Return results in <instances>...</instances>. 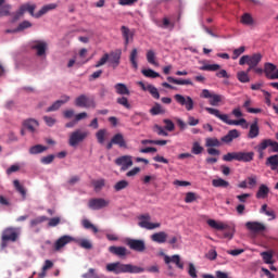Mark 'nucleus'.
Here are the masks:
<instances>
[{
  "mask_svg": "<svg viewBox=\"0 0 278 278\" xmlns=\"http://www.w3.org/2000/svg\"><path fill=\"white\" fill-rule=\"evenodd\" d=\"M106 270L109 273H114V275H122L125 273H129L130 275H140V273H144V267L115 262L108 264Z\"/></svg>",
  "mask_w": 278,
  "mask_h": 278,
  "instance_id": "f257e3e1",
  "label": "nucleus"
},
{
  "mask_svg": "<svg viewBox=\"0 0 278 278\" xmlns=\"http://www.w3.org/2000/svg\"><path fill=\"white\" fill-rule=\"evenodd\" d=\"M205 111L208 114H212V116L219 118V121H223V123H226V125H245V127H249V124H247L245 118L229 119V115L222 114L218 109H213V108H205Z\"/></svg>",
  "mask_w": 278,
  "mask_h": 278,
  "instance_id": "f03ea898",
  "label": "nucleus"
},
{
  "mask_svg": "<svg viewBox=\"0 0 278 278\" xmlns=\"http://www.w3.org/2000/svg\"><path fill=\"white\" fill-rule=\"evenodd\" d=\"M208 227L216 229L217 231H225L223 238L225 240H231L233 238V228L223 222H216V219L207 220Z\"/></svg>",
  "mask_w": 278,
  "mask_h": 278,
  "instance_id": "7ed1b4c3",
  "label": "nucleus"
},
{
  "mask_svg": "<svg viewBox=\"0 0 278 278\" xmlns=\"http://www.w3.org/2000/svg\"><path fill=\"white\" fill-rule=\"evenodd\" d=\"M254 152H228L223 156L224 162H253Z\"/></svg>",
  "mask_w": 278,
  "mask_h": 278,
  "instance_id": "20e7f679",
  "label": "nucleus"
},
{
  "mask_svg": "<svg viewBox=\"0 0 278 278\" xmlns=\"http://www.w3.org/2000/svg\"><path fill=\"white\" fill-rule=\"evenodd\" d=\"M262 53L257 52L252 55H243L239 60V65L244 66V64H248V73H251L254 67L260 65V62H262Z\"/></svg>",
  "mask_w": 278,
  "mask_h": 278,
  "instance_id": "39448f33",
  "label": "nucleus"
},
{
  "mask_svg": "<svg viewBox=\"0 0 278 278\" xmlns=\"http://www.w3.org/2000/svg\"><path fill=\"white\" fill-rule=\"evenodd\" d=\"M138 220V225L141 227V229H148L149 231L160 229V227H162V224L160 223H151V215L149 213L139 215Z\"/></svg>",
  "mask_w": 278,
  "mask_h": 278,
  "instance_id": "423d86ee",
  "label": "nucleus"
},
{
  "mask_svg": "<svg viewBox=\"0 0 278 278\" xmlns=\"http://www.w3.org/2000/svg\"><path fill=\"white\" fill-rule=\"evenodd\" d=\"M21 236V228L8 227L2 231V242H16Z\"/></svg>",
  "mask_w": 278,
  "mask_h": 278,
  "instance_id": "0eeeda50",
  "label": "nucleus"
},
{
  "mask_svg": "<svg viewBox=\"0 0 278 278\" xmlns=\"http://www.w3.org/2000/svg\"><path fill=\"white\" fill-rule=\"evenodd\" d=\"M54 244H90V240L84 238H74L68 235H64L59 238Z\"/></svg>",
  "mask_w": 278,
  "mask_h": 278,
  "instance_id": "6e6552de",
  "label": "nucleus"
},
{
  "mask_svg": "<svg viewBox=\"0 0 278 278\" xmlns=\"http://www.w3.org/2000/svg\"><path fill=\"white\" fill-rule=\"evenodd\" d=\"M88 138V131H81L77 129L70 135L68 144L70 147H77V144L84 142Z\"/></svg>",
  "mask_w": 278,
  "mask_h": 278,
  "instance_id": "1a4fd4ad",
  "label": "nucleus"
},
{
  "mask_svg": "<svg viewBox=\"0 0 278 278\" xmlns=\"http://www.w3.org/2000/svg\"><path fill=\"white\" fill-rule=\"evenodd\" d=\"M175 101L179 104L182 105L187 110V112H192L194 110V100L190 98V96H181L179 93H176L174 96Z\"/></svg>",
  "mask_w": 278,
  "mask_h": 278,
  "instance_id": "9d476101",
  "label": "nucleus"
},
{
  "mask_svg": "<svg viewBox=\"0 0 278 278\" xmlns=\"http://www.w3.org/2000/svg\"><path fill=\"white\" fill-rule=\"evenodd\" d=\"M110 205V200L103 198H93L88 202L89 210L99 211L108 207Z\"/></svg>",
  "mask_w": 278,
  "mask_h": 278,
  "instance_id": "9b49d317",
  "label": "nucleus"
},
{
  "mask_svg": "<svg viewBox=\"0 0 278 278\" xmlns=\"http://www.w3.org/2000/svg\"><path fill=\"white\" fill-rule=\"evenodd\" d=\"M116 166H121V170H129L134 166V157L131 155H122L115 160Z\"/></svg>",
  "mask_w": 278,
  "mask_h": 278,
  "instance_id": "f8f14e48",
  "label": "nucleus"
},
{
  "mask_svg": "<svg viewBox=\"0 0 278 278\" xmlns=\"http://www.w3.org/2000/svg\"><path fill=\"white\" fill-rule=\"evenodd\" d=\"M30 49L33 51H37L38 58H45L47 55V42L46 41H40V40H35L30 42Z\"/></svg>",
  "mask_w": 278,
  "mask_h": 278,
  "instance_id": "ddd939ff",
  "label": "nucleus"
},
{
  "mask_svg": "<svg viewBox=\"0 0 278 278\" xmlns=\"http://www.w3.org/2000/svg\"><path fill=\"white\" fill-rule=\"evenodd\" d=\"M76 108H97L94 100H90L86 94H80L75 99Z\"/></svg>",
  "mask_w": 278,
  "mask_h": 278,
  "instance_id": "4468645a",
  "label": "nucleus"
},
{
  "mask_svg": "<svg viewBox=\"0 0 278 278\" xmlns=\"http://www.w3.org/2000/svg\"><path fill=\"white\" fill-rule=\"evenodd\" d=\"M245 227L251 233H264L266 231V225L260 222H247Z\"/></svg>",
  "mask_w": 278,
  "mask_h": 278,
  "instance_id": "2eb2a0df",
  "label": "nucleus"
},
{
  "mask_svg": "<svg viewBox=\"0 0 278 278\" xmlns=\"http://www.w3.org/2000/svg\"><path fill=\"white\" fill-rule=\"evenodd\" d=\"M71 101V97L68 96H62L61 100H56L51 106H49L46 112H58L64 103H68Z\"/></svg>",
  "mask_w": 278,
  "mask_h": 278,
  "instance_id": "dca6fc26",
  "label": "nucleus"
},
{
  "mask_svg": "<svg viewBox=\"0 0 278 278\" xmlns=\"http://www.w3.org/2000/svg\"><path fill=\"white\" fill-rule=\"evenodd\" d=\"M39 125L38 121L34 118H28L23 122L24 129H27L30 134H36V129H38Z\"/></svg>",
  "mask_w": 278,
  "mask_h": 278,
  "instance_id": "f3484780",
  "label": "nucleus"
},
{
  "mask_svg": "<svg viewBox=\"0 0 278 278\" xmlns=\"http://www.w3.org/2000/svg\"><path fill=\"white\" fill-rule=\"evenodd\" d=\"M236 138H240V130L232 129V130H229L227 135L222 137V142H224L225 144H229V143L233 142V140H236Z\"/></svg>",
  "mask_w": 278,
  "mask_h": 278,
  "instance_id": "a211bd4d",
  "label": "nucleus"
},
{
  "mask_svg": "<svg viewBox=\"0 0 278 278\" xmlns=\"http://www.w3.org/2000/svg\"><path fill=\"white\" fill-rule=\"evenodd\" d=\"M111 140H112V143L119 147V149H127V141L125 140V136H123V134L121 132L115 134Z\"/></svg>",
  "mask_w": 278,
  "mask_h": 278,
  "instance_id": "6ab92c4d",
  "label": "nucleus"
},
{
  "mask_svg": "<svg viewBox=\"0 0 278 278\" xmlns=\"http://www.w3.org/2000/svg\"><path fill=\"white\" fill-rule=\"evenodd\" d=\"M151 240L157 244H164L168 240V233L165 231L155 232L151 236Z\"/></svg>",
  "mask_w": 278,
  "mask_h": 278,
  "instance_id": "aec40b11",
  "label": "nucleus"
},
{
  "mask_svg": "<svg viewBox=\"0 0 278 278\" xmlns=\"http://www.w3.org/2000/svg\"><path fill=\"white\" fill-rule=\"evenodd\" d=\"M164 262L165 264H170V262H173V264H176L177 268H180V270H184V263H181V257H179V255L177 254L173 255L172 257H169L168 255H165Z\"/></svg>",
  "mask_w": 278,
  "mask_h": 278,
  "instance_id": "412c9836",
  "label": "nucleus"
},
{
  "mask_svg": "<svg viewBox=\"0 0 278 278\" xmlns=\"http://www.w3.org/2000/svg\"><path fill=\"white\" fill-rule=\"evenodd\" d=\"M260 136V125L257 124V119H255L251 125H250V130L248 134V138L250 140H253Z\"/></svg>",
  "mask_w": 278,
  "mask_h": 278,
  "instance_id": "4be33fe9",
  "label": "nucleus"
},
{
  "mask_svg": "<svg viewBox=\"0 0 278 278\" xmlns=\"http://www.w3.org/2000/svg\"><path fill=\"white\" fill-rule=\"evenodd\" d=\"M116 94H121L122 97H129L131 92L129 91V88H127V85L123 83H117L114 86Z\"/></svg>",
  "mask_w": 278,
  "mask_h": 278,
  "instance_id": "5701e85b",
  "label": "nucleus"
},
{
  "mask_svg": "<svg viewBox=\"0 0 278 278\" xmlns=\"http://www.w3.org/2000/svg\"><path fill=\"white\" fill-rule=\"evenodd\" d=\"M265 164L266 166H269L271 170H275L278 174V154L268 156Z\"/></svg>",
  "mask_w": 278,
  "mask_h": 278,
  "instance_id": "b1692460",
  "label": "nucleus"
},
{
  "mask_svg": "<svg viewBox=\"0 0 278 278\" xmlns=\"http://www.w3.org/2000/svg\"><path fill=\"white\" fill-rule=\"evenodd\" d=\"M275 71H277V65L268 62L264 64V74L267 79H273Z\"/></svg>",
  "mask_w": 278,
  "mask_h": 278,
  "instance_id": "393cba45",
  "label": "nucleus"
},
{
  "mask_svg": "<svg viewBox=\"0 0 278 278\" xmlns=\"http://www.w3.org/2000/svg\"><path fill=\"white\" fill-rule=\"evenodd\" d=\"M55 8H58V4H55V3H50L47 5H43L41 8V10H39L36 13L35 18H40V16H45V14H47V12H51V10H55Z\"/></svg>",
  "mask_w": 278,
  "mask_h": 278,
  "instance_id": "a878e982",
  "label": "nucleus"
},
{
  "mask_svg": "<svg viewBox=\"0 0 278 278\" xmlns=\"http://www.w3.org/2000/svg\"><path fill=\"white\" fill-rule=\"evenodd\" d=\"M169 84H176L177 86H193L192 80L190 79H177L173 76L167 77Z\"/></svg>",
  "mask_w": 278,
  "mask_h": 278,
  "instance_id": "bb28decb",
  "label": "nucleus"
},
{
  "mask_svg": "<svg viewBox=\"0 0 278 278\" xmlns=\"http://www.w3.org/2000/svg\"><path fill=\"white\" fill-rule=\"evenodd\" d=\"M109 62L113 68H116L121 64V52H112L109 54Z\"/></svg>",
  "mask_w": 278,
  "mask_h": 278,
  "instance_id": "cd10ccee",
  "label": "nucleus"
},
{
  "mask_svg": "<svg viewBox=\"0 0 278 278\" xmlns=\"http://www.w3.org/2000/svg\"><path fill=\"white\" fill-rule=\"evenodd\" d=\"M270 192V189L266 185H261L256 192V199H266Z\"/></svg>",
  "mask_w": 278,
  "mask_h": 278,
  "instance_id": "c85d7f7f",
  "label": "nucleus"
},
{
  "mask_svg": "<svg viewBox=\"0 0 278 278\" xmlns=\"http://www.w3.org/2000/svg\"><path fill=\"white\" fill-rule=\"evenodd\" d=\"M121 31H122V36L125 40V47H127V45H129V38H134V33H131V30H129V28L127 26H122L121 27Z\"/></svg>",
  "mask_w": 278,
  "mask_h": 278,
  "instance_id": "c756f323",
  "label": "nucleus"
},
{
  "mask_svg": "<svg viewBox=\"0 0 278 278\" xmlns=\"http://www.w3.org/2000/svg\"><path fill=\"white\" fill-rule=\"evenodd\" d=\"M49 147L47 146L36 144L29 148V153L30 155H38L40 153H45V151H47Z\"/></svg>",
  "mask_w": 278,
  "mask_h": 278,
  "instance_id": "7c9ffc66",
  "label": "nucleus"
},
{
  "mask_svg": "<svg viewBox=\"0 0 278 278\" xmlns=\"http://www.w3.org/2000/svg\"><path fill=\"white\" fill-rule=\"evenodd\" d=\"M110 253H113V255H118L119 257H123L125 255H127V249L123 248V247H110L109 248Z\"/></svg>",
  "mask_w": 278,
  "mask_h": 278,
  "instance_id": "2f4dec72",
  "label": "nucleus"
},
{
  "mask_svg": "<svg viewBox=\"0 0 278 278\" xmlns=\"http://www.w3.org/2000/svg\"><path fill=\"white\" fill-rule=\"evenodd\" d=\"M240 23L242 25H247L248 27H251V25H255V20H253V16L251 15V13H244L241 16Z\"/></svg>",
  "mask_w": 278,
  "mask_h": 278,
  "instance_id": "473e14b6",
  "label": "nucleus"
},
{
  "mask_svg": "<svg viewBox=\"0 0 278 278\" xmlns=\"http://www.w3.org/2000/svg\"><path fill=\"white\" fill-rule=\"evenodd\" d=\"M205 147L207 149L214 148V147H223V141L218 140V138H206L205 139Z\"/></svg>",
  "mask_w": 278,
  "mask_h": 278,
  "instance_id": "72a5a7b5",
  "label": "nucleus"
},
{
  "mask_svg": "<svg viewBox=\"0 0 278 278\" xmlns=\"http://www.w3.org/2000/svg\"><path fill=\"white\" fill-rule=\"evenodd\" d=\"M264 143V148L268 149V147H270L273 153H278V142L274 141L271 139H264L263 140Z\"/></svg>",
  "mask_w": 278,
  "mask_h": 278,
  "instance_id": "f704fd0d",
  "label": "nucleus"
},
{
  "mask_svg": "<svg viewBox=\"0 0 278 278\" xmlns=\"http://www.w3.org/2000/svg\"><path fill=\"white\" fill-rule=\"evenodd\" d=\"M3 3H5V0H0V16H10V10H12V5Z\"/></svg>",
  "mask_w": 278,
  "mask_h": 278,
  "instance_id": "c9c22d12",
  "label": "nucleus"
},
{
  "mask_svg": "<svg viewBox=\"0 0 278 278\" xmlns=\"http://www.w3.org/2000/svg\"><path fill=\"white\" fill-rule=\"evenodd\" d=\"M138 49L134 48L130 52V56H129V60H130V64L132 66V68H135V71H138Z\"/></svg>",
  "mask_w": 278,
  "mask_h": 278,
  "instance_id": "e433bc0d",
  "label": "nucleus"
},
{
  "mask_svg": "<svg viewBox=\"0 0 278 278\" xmlns=\"http://www.w3.org/2000/svg\"><path fill=\"white\" fill-rule=\"evenodd\" d=\"M237 79L241 84H249L251 81V78L249 77V72L240 71L237 73Z\"/></svg>",
  "mask_w": 278,
  "mask_h": 278,
  "instance_id": "4c0bfd02",
  "label": "nucleus"
},
{
  "mask_svg": "<svg viewBox=\"0 0 278 278\" xmlns=\"http://www.w3.org/2000/svg\"><path fill=\"white\" fill-rule=\"evenodd\" d=\"M116 103H118V105H122V108H125L126 110H131V103H129V100L125 96L117 98Z\"/></svg>",
  "mask_w": 278,
  "mask_h": 278,
  "instance_id": "58836bf2",
  "label": "nucleus"
},
{
  "mask_svg": "<svg viewBox=\"0 0 278 278\" xmlns=\"http://www.w3.org/2000/svg\"><path fill=\"white\" fill-rule=\"evenodd\" d=\"M212 186H214V188H228L229 181H227L223 178L213 179Z\"/></svg>",
  "mask_w": 278,
  "mask_h": 278,
  "instance_id": "ea45409f",
  "label": "nucleus"
},
{
  "mask_svg": "<svg viewBox=\"0 0 278 278\" xmlns=\"http://www.w3.org/2000/svg\"><path fill=\"white\" fill-rule=\"evenodd\" d=\"M261 256L263 257L264 264H275V260L273 258V252L270 251L262 252Z\"/></svg>",
  "mask_w": 278,
  "mask_h": 278,
  "instance_id": "a19ab883",
  "label": "nucleus"
},
{
  "mask_svg": "<svg viewBox=\"0 0 278 278\" xmlns=\"http://www.w3.org/2000/svg\"><path fill=\"white\" fill-rule=\"evenodd\" d=\"M200 71H208L211 73H216V71H220L219 64H204L200 67Z\"/></svg>",
  "mask_w": 278,
  "mask_h": 278,
  "instance_id": "79ce46f5",
  "label": "nucleus"
},
{
  "mask_svg": "<svg viewBox=\"0 0 278 278\" xmlns=\"http://www.w3.org/2000/svg\"><path fill=\"white\" fill-rule=\"evenodd\" d=\"M13 186H14L15 190L17 192H20V194H22V197L24 199H25V197H27V190H25V187H23V185H21V181L14 180Z\"/></svg>",
  "mask_w": 278,
  "mask_h": 278,
  "instance_id": "37998d69",
  "label": "nucleus"
},
{
  "mask_svg": "<svg viewBox=\"0 0 278 278\" xmlns=\"http://www.w3.org/2000/svg\"><path fill=\"white\" fill-rule=\"evenodd\" d=\"M146 58H147L149 64H152L153 66H157V61H155V51L148 50Z\"/></svg>",
  "mask_w": 278,
  "mask_h": 278,
  "instance_id": "c03bdc74",
  "label": "nucleus"
},
{
  "mask_svg": "<svg viewBox=\"0 0 278 278\" xmlns=\"http://www.w3.org/2000/svg\"><path fill=\"white\" fill-rule=\"evenodd\" d=\"M129 187V181L127 180H119L114 185V190L116 192H121V190H125V188Z\"/></svg>",
  "mask_w": 278,
  "mask_h": 278,
  "instance_id": "a18cd8bd",
  "label": "nucleus"
},
{
  "mask_svg": "<svg viewBox=\"0 0 278 278\" xmlns=\"http://www.w3.org/2000/svg\"><path fill=\"white\" fill-rule=\"evenodd\" d=\"M243 108H245L247 112H249V114H260V112H262V109H253L251 108V100H247L243 103Z\"/></svg>",
  "mask_w": 278,
  "mask_h": 278,
  "instance_id": "49530a36",
  "label": "nucleus"
},
{
  "mask_svg": "<svg viewBox=\"0 0 278 278\" xmlns=\"http://www.w3.org/2000/svg\"><path fill=\"white\" fill-rule=\"evenodd\" d=\"M142 75H144V77H150V79H156V77H160V73L149 68V70H142L141 71Z\"/></svg>",
  "mask_w": 278,
  "mask_h": 278,
  "instance_id": "de8ad7c7",
  "label": "nucleus"
},
{
  "mask_svg": "<svg viewBox=\"0 0 278 278\" xmlns=\"http://www.w3.org/2000/svg\"><path fill=\"white\" fill-rule=\"evenodd\" d=\"M83 227L85 229H90L91 231H93V233H99V228H97V226H94V224L90 223V220L88 219L83 220Z\"/></svg>",
  "mask_w": 278,
  "mask_h": 278,
  "instance_id": "09e8293b",
  "label": "nucleus"
},
{
  "mask_svg": "<svg viewBox=\"0 0 278 278\" xmlns=\"http://www.w3.org/2000/svg\"><path fill=\"white\" fill-rule=\"evenodd\" d=\"M53 266V262L52 261H49L47 260L45 262V265L42 266V271L39 274V277L40 278H43L47 276V270H50V268Z\"/></svg>",
  "mask_w": 278,
  "mask_h": 278,
  "instance_id": "8fccbe9b",
  "label": "nucleus"
},
{
  "mask_svg": "<svg viewBox=\"0 0 278 278\" xmlns=\"http://www.w3.org/2000/svg\"><path fill=\"white\" fill-rule=\"evenodd\" d=\"M47 220H49V217H47L45 215L36 217L35 219L30 220V227H36V226L40 225L41 223H47Z\"/></svg>",
  "mask_w": 278,
  "mask_h": 278,
  "instance_id": "3c124183",
  "label": "nucleus"
},
{
  "mask_svg": "<svg viewBox=\"0 0 278 278\" xmlns=\"http://www.w3.org/2000/svg\"><path fill=\"white\" fill-rule=\"evenodd\" d=\"M150 114H152V116H157V114H164V109H162V104L155 103L154 106L150 110Z\"/></svg>",
  "mask_w": 278,
  "mask_h": 278,
  "instance_id": "603ef678",
  "label": "nucleus"
},
{
  "mask_svg": "<svg viewBox=\"0 0 278 278\" xmlns=\"http://www.w3.org/2000/svg\"><path fill=\"white\" fill-rule=\"evenodd\" d=\"M108 134L106 129H100L97 131L96 137L99 142V144H103L105 142V135Z\"/></svg>",
  "mask_w": 278,
  "mask_h": 278,
  "instance_id": "864d4df0",
  "label": "nucleus"
},
{
  "mask_svg": "<svg viewBox=\"0 0 278 278\" xmlns=\"http://www.w3.org/2000/svg\"><path fill=\"white\" fill-rule=\"evenodd\" d=\"M223 99L224 97L222 94L213 93V96H211L210 105L216 106Z\"/></svg>",
  "mask_w": 278,
  "mask_h": 278,
  "instance_id": "5fc2aeb1",
  "label": "nucleus"
},
{
  "mask_svg": "<svg viewBox=\"0 0 278 278\" xmlns=\"http://www.w3.org/2000/svg\"><path fill=\"white\" fill-rule=\"evenodd\" d=\"M245 181L248 184V188L250 189L255 188V186H257V176L256 175L249 176L245 179Z\"/></svg>",
  "mask_w": 278,
  "mask_h": 278,
  "instance_id": "6e6d98bb",
  "label": "nucleus"
},
{
  "mask_svg": "<svg viewBox=\"0 0 278 278\" xmlns=\"http://www.w3.org/2000/svg\"><path fill=\"white\" fill-rule=\"evenodd\" d=\"M121 242H123V244H144V240L131 238H125Z\"/></svg>",
  "mask_w": 278,
  "mask_h": 278,
  "instance_id": "4d7b16f0",
  "label": "nucleus"
},
{
  "mask_svg": "<svg viewBox=\"0 0 278 278\" xmlns=\"http://www.w3.org/2000/svg\"><path fill=\"white\" fill-rule=\"evenodd\" d=\"M153 131L154 134H157V136H164V137L168 136V132L164 129V127L157 124L153 126Z\"/></svg>",
  "mask_w": 278,
  "mask_h": 278,
  "instance_id": "13d9d810",
  "label": "nucleus"
},
{
  "mask_svg": "<svg viewBox=\"0 0 278 278\" xmlns=\"http://www.w3.org/2000/svg\"><path fill=\"white\" fill-rule=\"evenodd\" d=\"M191 153H193V155H201V153H203V147H201L200 142L193 143Z\"/></svg>",
  "mask_w": 278,
  "mask_h": 278,
  "instance_id": "bf43d9fd",
  "label": "nucleus"
},
{
  "mask_svg": "<svg viewBox=\"0 0 278 278\" xmlns=\"http://www.w3.org/2000/svg\"><path fill=\"white\" fill-rule=\"evenodd\" d=\"M244 51H247V48L244 46L235 49L232 52V60H238L242 55V53H244Z\"/></svg>",
  "mask_w": 278,
  "mask_h": 278,
  "instance_id": "052dcab7",
  "label": "nucleus"
},
{
  "mask_svg": "<svg viewBox=\"0 0 278 278\" xmlns=\"http://www.w3.org/2000/svg\"><path fill=\"white\" fill-rule=\"evenodd\" d=\"M148 92L153 97V99H160V91L153 85H149Z\"/></svg>",
  "mask_w": 278,
  "mask_h": 278,
  "instance_id": "680f3d73",
  "label": "nucleus"
},
{
  "mask_svg": "<svg viewBox=\"0 0 278 278\" xmlns=\"http://www.w3.org/2000/svg\"><path fill=\"white\" fill-rule=\"evenodd\" d=\"M53 160H55V155L49 154L47 156H42L40 159V162H41V164L48 165V164H53Z\"/></svg>",
  "mask_w": 278,
  "mask_h": 278,
  "instance_id": "e2e57ef3",
  "label": "nucleus"
},
{
  "mask_svg": "<svg viewBox=\"0 0 278 278\" xmlns=\"http://www.w3.org/2000/svg\"><path fill=\"white\" fill-rule=\"evenodd\" d=\"M197 201V193L187 192L185 198V203H194Z\"/></svg>",
  "mask_w": 278,
  "mask_h": 278,
  "instance_id": "0e129e2a",
  "label": "nucleus"
},
{
  "mask_svg": "<svg viewBox=\"0 0 278 278\" xmlns=\"http://www.w3.org/2000/svg\"><path fill=\"white\" fill-rule=\"evenodd\" d=\"M99 275L94 273V268H89L88 273L83 275V278H98Z\"/></svg>",
  "mask_w": 278,
  "mask_h": 278,
  "instance_id": "69168bd1",
  "label": "nucleus"
},
{
  "mask_svg": "<svg viewBox=\"0 0 278 278\" xmlns=\"http://www.w3.org/2000/svg\"><path fill=\"white\" fill-rule=\"evenodd\" d=\"M99 275L94 273V268H89L88 273L83 275V278H98Z\"/></svg>",
  "mask_w": 278,
  "mask_h": 278,
  "instance_id": "338daca9",
  "label": "nucleus"
},
{
  "mask_svg": "<svg viewBox=\"0 0 278 278\" xmlns=\"http://www.w3.org/2000/svg\"><path fill=\"white\" fill-rule=\"evenodd\" d=\"M99 275L94 273V268H89L88 273L83 275V278H98Z\"/></svg>",
  "mask_w": 278,
  "mask_h": 278,
  "instance_id": "774afa93",
  "label": "nucleus"
}]
</instances>
